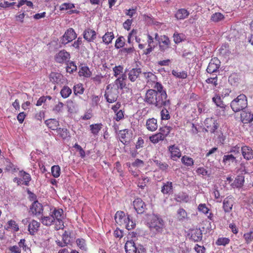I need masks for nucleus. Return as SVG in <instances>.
Segmentation results:
<instances>
[{"label":"nucleus","instance_id":"f257e3e1","mask_svg":"<svg viewBox=\"0 0 253 253\" xmlns=\"http://www.w3.org/2000/svg\"><path fill=\"white\" fill-rule=\"evenodd\" d=\"M64 218L63 211L61 209H54L51 211L49 216H44L42 217V223L46 226H50L54 222H55V229L58 230L63 229L64 224L63 219Z\"/></svg>","mask_w":253,"mask_h":253},{"label":"nucleus","instance_id":"f03ea898","mask_svg":"<svg viewBox=\"0 0 253 253\" xmlns=\"http://www.w3.org/2000/svg\"><path fill=\"white\" fill-rule=\"evenodd\" d=\"M149 225L151 231L155 234L162 233L165 228L163 220L156 215H153L152 216Z\"/></svg>","mask_w":253,"mask_h":253},{"label":"nucleus","instance_id":"7ed1b4c3","mask_svg":"<svg viewBox=\"0 0 253 253\" xmlns=\"http://www.w3.org/2000/svg\"><path fill=\"white\" fill-rule=\"evenodd\" d=\"M248 106L247 98L244 94H240L232 100L230 106L234 112L243 110Z\"/></svg>","mask_w":253,"mask_h":253},{"label":"nucleus","instance_id":"20e7f679","mask_svg":"<svg viewBox=\"0 0 253 253\" xmlns=\"http://www.w3.org/2000/svg\"><path fill=\"white\" fill-rule=\"evenodd\" d=\"M155 97L153 105L157 108L167 107L169 106L170 101L167 99L168 96L166 92H158Z\"/></svg>","mask_w":253,"mask_h":253},{"label":"nucleus","instance_id":"39448f33","mask_svg":"<svg viewBox=\"0 0 253 253\" xmlns=\"http://www.w3.org/2000/svg\"><path fill=\"white\" fill-rule=\"evenodd\" d=\"M119 93V90L115 87H112V84H110L106 87L104 96L108 102L112 103L117 101Z\"/></svg>","mask_w":253,"mask_h":253},{"label":"nucleus","instance_id":"423d86ee","mask_svg":"<svg viewBox=\"0 0 253 253\" xmlns=\"http://www.w3.org/2000/svg\"><path fill=\"white\" fill-rule=\"evenodd\" d=\"M220 61L217 58H212L207 68V72L210 74H215L219 72Z\"/></svg>","mask_w":253,"mask_h":253},{"label":"nucleus","instance_id":"0eeeda50","mask_svg":"<svg viewBox=\"0 0 253 253\" xmlns=\"http://www.w3.org/2000/svg\"><path fill=\"white\" fill-rule=\"evenodd\" d=\"M159 49L161 52H165L170 48V41L165 35L161 36L159 40Z\"/></svg>","mask_w":253,"mask_h":253},{"label":"nucleus","instance_id":"6e6552de","mask_svg":"<svg viewBox=\"0 0 253 253\" xmlns=\"http://www.w3.org/2000/svg\"><path fill=\"white\" fill-rule=\"evenodd\" d=\"M77 38V34H76L74 30L72 28L68 29L61 39V42L62 44H66L69 42H72L73 40Z\"/></svg>","mask_w":253,"mask_h":253},{"label":"nucleus","instance_id":"1a4fd4ad","mask_svg":"<svg viewBox=\"0 0 253 253\" xmlns=\"http://www.w3.org/2000/svg\"><path fill=\"white\" fill-rule=\"evenodd\" d=\"M70 58V54L65 50L60 51L55 56V61L59 63H62L68 61Z\"/></svg>","mask_w":253,"mask_h":253},{"label":"nucleus","instance_id":"9d476101","mask_svg":"<svg viewBox=\"0 0 253 253\" xmlns=\"http://www.w3.org/2000/svg\"><path fill=\"white\" fill-rule=\"evenodd\" d=\"M212 100L217 106L221 108L222 111L223 112V113L221 114L222 116H226L228 115L226 113V111L229 110V108L223 104L219 95H215L212 97Z\"/></svg>","mask_w":253,"mask_h":253},{"label":"nucleus","instance_id":"9b49d317","mask_svg":"<svg viewBox=\"0 0 253 253\" xmlns=\"http://www.w3.org/2000/svg\"><path fill=\"white\" fill-rule=\"evenodd\" d=\"M134 208L138 213H142L145 210L146 205L140 198H137L133 201Z\"/></svg>","mask_w":253,"mask_h":253},{"label":"nucleus","instance_id":"f8f14e48","mask_svg":"<svg viewBox=\"0 0 253 253\" xmlns=\"http://www.w3.org/2000/svg\"><path fill=\"white\" fill-rule=\"evenodd\" d=\"M115 219L118 224L120 225H124V223L126 222V221H128L129 219V215L126 216L124 212L118 211L115 214Z\"/></svg>","mask_w":253,"mask_h":253},{"label":"nucleus","instance_id":"ddd939ff","mask_svg":"<svg viewBox=\"0 0 253 253\" xmlns=\"http://www.w3.org/2000/svg\"><path fill=\"white\" fill-rule=\"evenodd\" d=\"M83 37L88 42H93L96 38V33L95 31L87 28L84 31Z\"/></svg>","mask_w":253,"mask_h":253},{"label":"nucleus","instance_id":"4468645a","mask_svg":"<svg viewBox=\"0 0 253 253\" xmlns=\"http://www.w3.org/2000/svg\"><path fill=\"white\" fill-rule=\"evenodd\" d=\"M157 92L155 89H149L145 94L144 101L148 104L153 105Z\"/></svg>","mask_w":253,"mask_h":253},{"label":"nucleus","instance_id":"2eb2a0df","mask_svg":"<svg viewBox=\"0 0 253 253\" xmlns=\"http://www.w3.org/2000/svg\"><path fill=\"white\" fill-rule=\"evenodd\" d=\"M234 203V198L228 196L225 198L223 202V208L225 212H229L231 211Z\"/></svg>","mask_w":253,"mask_h":253},{"label":"nucleus","instance_id":"dca6fc26","mask_svg":"<svg viewBox=\"0 0 253 253\" xmlns=\"http://www.w3.org/2000/svg\"><path fill=\"white\" fill-rule=\"evenodd\" d=\"M169 150L170 153V157L173 161H176L181 156V152L178 147L175 145L169 146Z\"/></svg>","mask_w":253,"mask_h":253},{"label":"nucleus","instance_id":"f3484780","mask_svg":"<svg viewBox=\"0 0 253 253\" xmlns=\"http://www.w3.org/2000/svg\"><path fill=\"white\" fill-rule=\"evenodd\" d=\"M42 211V205L37 201L34 202L30 207V211L35 215L40 214Z\"/></svg>","mask_w":253,"mask_h":253},{"label":"nucleus","instance_id":"a211bd4d","mask_svg":"<svg viewBox=\"0 0 253 253\" xmlns=\"http://www.w3.org/2000/svg\"><path fill=\"white\" fill-rule=\"evenodd\" d=\"M189 12L185 8H180L178 9L174 15V17L177 20H184L187 18L189 15Z\"/></svg>","mask_w":253,"mask_h":253},{"label":"nucleus","instance_id":"6ab92c4d","mask_svg":"<svg viewBox=\"0 0 253 253\" xmlns=\"http://www.w3.org/2000/svg\"><path fill=\"white\" fill-rule=\"evenodd\" d=\"M40 223L35 220H32L28 224V231L31 235H34L39 229Z\"/></svg>","mask_w":253,"mask_h":253},{"label":"nucleus","instance_id":"aec40b11","mask_svg":"<svg viewBox=\"0 0 253 253\" xmlns=\"http://www.w3.org/2000/svg\"><path fill=\"white\" fill-rule=\"evenodd\" d=\"M146 127L150 131H154L158 128L157 120L155 118L149 119L146 121Z\"/></svg>","mask_w":253,"mask_h":253},{"label":"nucleus","instance_id":"412c9836","mask_svg":"<svg viewBox=\"0 0 253 253\" xmlns=\"http://www.w3.org/2000/svg\"><path fill=\"white\" fill-rule=\"evenodd\" d=\"M141 73L140 68H133L128 74V79L132 82H135Z\"/></svg>","mask_w":253,"mask_h":253},{"label":"nucleus","instance_id":"4be33fe9","mask_svg":"<svg viewBox=\"0 0 253 253\" xmlns=\"http://www.w3.org/2000/svg\"><path fill=\"white\" fill-rule=\"evenodd\" d=\"M241 151L244 158L246 160L253 158V151L250 147L244 146L242 147Z\"/></svg>","mask_w":253,"mask_h":253},{"label":"nucleus","instance_id":"5701e85b","mask_svg":"<svg viewBox=\"0 0 253 253\" xmlns=\"http://www.w3.org/2000/svg\"><path fill=\"white\" fill-rule=\"evenodd\" d=\"M125 249L126 253H137V248L133 241H128L126 242Z\"/></svg>","mask_w":253,"mask_h":253},{"label":"nucleus","instance_id":"b1692460","mask_svg":"<svg viewBox=\"0 0 253 253\" xmlns=\"http://www.w3.org/2000/svg\"><path fill=\"white\" fill-rule=\"evenodd\" d=\"M50 80L51 82L56 83H62V80H63V76L62 74L59 73H51L50 75Z\"/></svg>","mask_w":253,"mask_h":253},{"label":"nucleus","instance_id":"393cba45","mask_svg":"<svg viewBox=\"0 0 253 253\" xmlns=\"http://www.w3.org/2000/svg\"><path fill=\"white\" fill-rule=\"evenodd\" d=\"M45 125L50 129L52 130H57L59 126L58 122L54 119H50L45 121Z\"/></svg>","mask_w":253,"mask_h":253},{"label":"nucleus","instance_id":"a878e982","mask_svg":"<svg viewBox=\"0 0 253 253\" xmlns=\"http://www.w3.org/2000/svg\"><path fill=\"white\" fill-rule=\"evenodd\" d=\"M236 157L233 154L225 155L223 157V162L225 165H230L233 163H236Z\"/></svg>","mask_w":253,"mask_h":253},{"label":"nucleus","instance_id":"bb28decb","mask_svg":"<svg viewBox=\"0 0 253 253\" xmlns=\"http://www.w3.org/2000/svg\"><path fill=\"white\" fill-rule=\"evenodd\" d=\"M165 138V136L162 133H158L154 134L149 137V139L153 143H157L160 141L163 140Z\"/></svg>","mask_w":253,"mask_h":253},{"label":"nucleus","instance_id":"cd10ccee","mask_svg":"<svg viewBox=\"0 0 253 253\" xmlns=\"http://www.w3.org/2000/svg\"><path fill=\"white\" fill-rule=\"evenodd\" d=\"M143 75L147 83L150 84L157 80L156 76L152 72H144L143 73Z\"/></svg>","mask_w":253,"mask_h":253},{"label":"nucleus","instance_id":"c85d7f7f","mask_svg":"<svg viewBox=\"0 0 253 253\" xmlns=\"http://www.w3.org/2000/svg\"><path fill=\"white\" fill-rule=\"evenodd\" d=\"M102 127L103 125L101 123L92 124L89 126L91 132L94 135H97Z\"/></svg>","mask_w":253,"mask_h":253},{"label":"nucleus","instance_id":"c756f323","mask_svg":"<svg viewBox=\"0 0 253 253\" xmlns=\"http://www.w3.org/2000/svg\"><path fill=\"white\" fill-rule=\"evenodd\" d=\"M79 74L80 76H83L85 78H88L91 75V73L89 70V68L86 66L81 67Z\"/></svg>","mask_w":253,"mask_h":253},{"label":"nucleus","instance_id":"7c9ffc66","mask_svg":"<svg viewBox=\"0 0 253 253\" xmlns=\"http://www.w3.org/2000/svg\"><path fill=\"white\" fill-rule=\"evenodd\" d=\"M114 38V36L113 32H108L102 37V40L106 44H108L112 42Z\"/></svg>","mask_w":253,"mask_h":253},{"label":"nucleus","instance_id":"2f4dec72","mask_svg":"<svg viewBox=\"0 0 253 253\" xmlns=\"http://www.w3.org/2000/svg\"><path fill=\"white\" fill-rule=\"evenodd\" d=\"M19 176L22 177L24 180L23 184L25 185H28L29 182L31 180L30 175L25 171L22 170L19 172Z\"/></svg>","mask_w":253,"mask_h":253},{"label":"nucleus","instance_id":"473e14b6","mask_svg":"<svg viewBox=\"0 0 253 253\" xmlns=\"http://www.w3.org/2000/svg\"><path fill=\"white\" fill-rule=\"evenodd\" d=\"M172 183L171 182H167L166 183L164 184L162 188L161 192L164 194H169L172 190Z\"/></svg>","mask_w":253,"mask_h":253},{"label":"nucleus","instance_id":"72a5a7b5","mask_svg":"<svg viewBox=\"0 0 253 253\" xmlns=\"http://www.w3.org/2000/svg\"><path fill=\"white\" fill-rule=\"evenodd\" d=\"M244 183V176L243 175H238L235 178L233 185L237 188H241L243 186Z\"/></svg>","mask_w":253,"mask_h":253},{"label":"nucleus","instance_id":"f704fd0d","mask_svg":"<svg viewBox=\"0 0 253 253\" xmlns=\"http://www.w3.org/2000/svg\"><path fill=\"white\" fill-rule=\"evenodd\" d=\"M126 86V83L125 82H123L120 79L117 78L114 82L112 87H115L117 90H119V89H122Z\"/></svg>","mask_w":253,"mask_h":253},{"label":"nucleus","instance_id":"c9c22d12","mask_svg":"<svg viewBox=\"0 0 253 253\" xmlns=\"http://www.w3.org/2000/svg\"><path fill=\"white\" fill-rule=\"evenodd\" d=\"M224 15L220 12H216L213 14L211 17V20L214 22L221 21L224 19Z\"/></svg>","mask_w":253,"mask_h":253},{"label":"nucleus","instance_id":"e433bc0d","mask_svg":"<svg viewBox=\"0 0 253 253\" xmlns=\"http://www.w3.org/2000/svg\"><path fill=\"white\" fill-rule=\"evenodd\" d=\"M172 74L176 78L179 79H186L187 76V73L185 71H179L178 70H172Z\"/></svg>","mask_w":253,"mask_h":253},{"label":"nucleus","instance_id":"4c0bfd02","mask_svg":"<svg viewBox=\"0 0 253 253\" xmlns=\"http://www.w3.org/2000/svg\"><path fill=\"white\" fill-rule=\"evenodd\" d=\"M71 93V89L67 86H64L60 91L61 95L64 98H66L69 97Z\"/></svg>","mask_w":253,"mask_h":253},{"label":"nucleus","instance_id":"58836bf2","mask_svg":"<svg viewBox=\"0 0 253 253\" xmlns=\"http://www.w3.org/2000/svg\"><path fill=\"white\" fill-rule=\"evenodd\" d=\"M191 237L195 242H198L202 239V233L200 230H196Z\"/></svg>","mask_w":253,"mask_h":253},{"label":"nucleus","instance_id":"ea45409f","mask_svg":"<svg viewBox=\"0 0 253 253\" xmlns=\"http://www.w3.org/2000/svg\"><path fill=\"white\" fill-rule=\"evenodd\" d=\"M73 90L75 95L82 94L84 92V88L82 84H79L74 85Z\"/></svg>","mask_w":253,"mask_h":253},{"label":"nucleus","instance_id":"a19ab883","mask_svg":"<svg viewBox=\"0 0 253 253\" xmlns=\"http://www.w3.org/2000/svg\"><path fill=\"white\" fill-rule=\"evenodd\" d=\"M182 163L186 166H192L194 164L193 159L187 156H184L181 158Z\"/></svg>","mask_w":253,"mask_h":253},{"label":"nucleus","instance_id":"79ce46f5","mask_svg":"<svg viewBox=\"0 0 253 253\" xmlns=\"http://www.w3.org/2000/svg\"><path fill=\"white\" fill-rule=\"evenodd\" d=\"M22 9L23 11L22 13L17 14L15 15L16 20L20 22L21 23H23L24 22V18L25 16L26 15L25 12L28 11V9L25 10V7H23L22 8Z\"/></svg>","mask_w":253,"mask_h":253},{"label":"nucleus","instance_id":"37998d69","mask_svg":"<svg viewBox=\"0 0 253 253\" xmlns=\"http://www.w3.org/2000/svg\"><path fill=\"white\" fill-rule=\"evenodd\" d=\"M51 173L55 178H57L60 174V168L59 166H53L51 167Z\"/></svg>","mask_w":253,"mask_h":253},{"label":"nucleus","instance_id":"c03bdc74","mask_svg":"<svg viewBox=\"0 0 253 253\" xmlns=\"http://www.w3.org/2000/svg\"><path fill=\"white\" fill-rule=\"evenodd\" d=\"M7 228L12 229L14 231L19 230V226L16 222L13 220H10L7 222Z\"/></svg>","mask_w":253,"mask_h":253},{"label":"nucleus","instance_id":"a18cd8bd","mask_svg":"<svg viewBox=\"0 0 253 253\" xmlns=\"http://www.w3.org/2000/svg\"><path fill=\"white\" fill-rule=\"evenodd\" d=\"M76 243L78 246L83 251H86L87 250V246L85 241L83 239H78L76 240Z\"/></svg>","mask_w":253,"mask_h":253},{"label":"nucleus","instance_id":"49530a36","mask_svg":"<svg viewBox=\"0 0 253 253\" xmlns=\"http://www.w3.org/2000/svg\"><path fill=\"white\" fill-rule=\"evenodd\" d=\"M244 238L247 244L250 243L253 240V229L244 234Z\"/></svg>","mask_w":253,"mask_h":253},{"label":"nucleus","instance_id":"de8ad7c7","mask_svg":"<svg viewBox=\"0 0 253 253\" xmlns=\"http://www.w3.org/2000/svg\"><path fill=\"white\" fill-rule=\"evenodd\" d=\"M126 222L124 223V225L126 227V228L129 230L133 229L135 226V222L130 218L129 215V219L128 221H126Z\"/></svg>","mask_w":253,"mask_h":253},{"label":"nucleus","instance_id":"09e8293b","mask_svg":"<svg viewBox=\"0 0 253 253\" xmlns=\"http://www.w3.org/2000/svg\"><path fill=\"white\" fill-rule=\"evenodd\" d=\"M26 4L27 6L30 8H34V5L32 1H28L27 0H21L19 1L17 5V7H20L23 5Z\"/></svg>","mask_w":253,"mask_h":253},{"label":"nucleus","instance_id":"8fccbe9b","mask_svg":"<svg viewBox=\"0 0 253 253\" xmlns=\"http://www.w3.org/2000/svg\"><path fill=\"white\" fill-rule=\"evenodd\" d=\"M151 87H153L154 89H157V91L156 92H166L165 90H163V87L162 84L157 81H155L151 84Z\"/></svg>","mask_w":253,"mask_h":253},{"label":"nucleus","instance_id":"3c124183","mask_svg":"<svg viewBox=\"0 0 253 253\" xmlns=\"http://www.w3.org/2000/svg\"><path fill=\"white\" fill-rule=\"evenodd\" d=\"M149 181L148 177H142L139 178L138 181V186L141 189H143Z\"/></svg>","mask_w":253,"mask_h":253},{"label":"nucleus","instance_id":"603ef678","mask_svg":"<svg viewBox=\"0 0 253 253\" xmlns=\"http://www.w3.org/2000/svg\"><path fill=\"white\" fill-rule=\"evenodd\" d=\"M230 240L227 238H219L216 241V244L218 246H226L228 244Z\"/></svg>","mask_w":253,"mask_h":253},{"label":"nucleus","instance_id":"864d4df0","mask_svg":"<svg viewBox=\"0 0 253 253\" xmlns=\"http://www.w3.org/2000/svg\"><path fill=\"white\" fill-rule=\"evenodd\" d=\"M124 68L121 65L116 66L113 68L114 76L117 77L119 75L123 73Z\"/></svg>","mask_w":253,"mask_h":253},{"label":"nucleus","instance_id":"5fc2aeb1","mask_svg":"<svg viewBox=\"0 0 253 253\" xmlns=\"http://www.w3.org/2000/svg\"><path fill=\"white\" fill-rule=\"evenodd\" d=\"M184 37V36L183 34H178L175 32L173 36V41L175 43H180L183 40Z\"/></svg>","mask_w":253,"mask_h":253},{"label":"nucleus","instance_id":"6e6d98bb","mask_svg":"<svg viewBox=\"0 0 253 253\" xmlns=\"http://www.w3.org/2000/svg\"><path fill=\"white\" fill-rule=\"evenodd\" d=\"M197 173L199 175H202L203 176H210L211 173L205 168L203 167H200L197 169Z\"/></svg>","mask_w":253,"mask_h":253},{"label":"nucleus","instance_id":"4d7b16f0","mask_svg":"<svg viewBox=\"0 0 253 253\" xmlns=\"http://www.w3.org/2000/svg\"><path fill=\"white\" fill-rule=\"evenodd\" d=\"M161 117L163 120H168L170 118L169 111L166 108L163 109L161 111Z\"/></svg>","mask_w":253,"mask_h":253},{"label":"nucleus","instance_id":"13d9d810","mask_svg":"<svg viewBox=\"0 0 253 253\" xmlns=\"http://www.w3.org/2000/svg\"><path fill=\"white\" fill-rule=\"evenodd\" d=\"M251 114L243 111L241 114V118L244 123H248V120L251 117Z\"/></svg>","mask_w":253,"mask_h":253},{"label":"nucleus","instance_id":"bf43d9fd","mask_svg":"<svg viewBox=\"0 0 253 253\" xmlns=\"http://www.w3.org/2000/svg\"><path fill=\"white\" fill-rule=\"evenodd\" d=\"M124 40V39L123 37H120L116 40L115 45L116 48L119 49L124 46L125 44Z\"/></svg>","mask_w":253,"mask_h":253},{"label":"nucleus","instance_id":"052dcab7","mask_svg":"<svg viewBox=\"0 0 253 253\" xmlns=\"http://www.w3.org/2000/svg\"><path fill=\"white\" fill-rule=\"evenodd\" d=\"M77 67L75 63L73 62H70L67 67V72L70 73H73L74 71H76Z\"/></svg>","mask_w":253,"mask_h":253},{"label":"nucleus","instance_id":"680f3d73","mask_svg":"<svg viewBox=\"0 0 253 253\" xmlns=\"http://www.w3.org/2000/svg\"><path fill=\"white\" fill-rule=\"evenodd\" d=\"M57 132L61 137L65 138L68 135V132L66 128H58Z\"/></svg>","mask_w":253,"mask_h":253},{"label":"nucleus","instance_id":"e2e57ef3","mask_svg":"<svg viewBox=\"0 0 253 253\" xmlns=\"http://www.w3.org/2000/svg\"><path fill=\"white\" fill-rule=\"evenodd\" d=\"M127 134V131L126 129L121 130L120 131L119 134V138L121 139V141L124 143L127 142V141L125 140V138H126V135Z\"/></svg>","mask_w":253,"mask_h":253},{"label":"nucleus","instance_id":"0e129e2a","mask_svg":"<svg viewBox=\"0 0 253 253\" xmlns=\"http://www.w3.org/2000/svg\"><path fill=\"white\" fill-rule=\"evenodd\" d=\"M213 75H215L213 77H211L209 78H208L206 80V82L207 84H213L215 86H216L217 84V77L216 74H213Z\"/></svg>","mask_w":253,"mask_h":253},{"label":"nucleus","instance_id":"69168bd1","mask_svg":"<svg viewBox=\"0 0 253 253\" xmlns=\"http://www.w3.org/2000/svg\"><path fill=\"white\" fill-rule=\"evenodd\" d=\"M74 4L70 3H64L60 6V9L61 10L71 9L74 7Z\"/></svg>","mask_w":253,"mask_h":253},{"label":"nucleus","instance_id":"338daca9","mask_svg":"<svg viewBox=\"0 0 253 253\" xmlns=\"http://www.w3.org/2000/svg\"><path fill=\"white\" fill-rule=\"evenodd\" d=\"M177 214L179 220H183L187 216V213L183 209H179L177 211Z\"/></svg>","mask_w":253,"mask_h":253},{"label":"nucleus","instance_id":"774afa93","mask_svg":"<svg viewBox=\"0 0 253 253\" xmlns=\"http://www.w3.org/2000/svg\"><path fill=\"white\" fill-rule=\"evenodd\" d=\"M74 147L79 151L80 156L81 158H84L85 156V152L80 145H79L77 143H76L74 145Z\"/></svg>","mask_w":253,"mask_h":253}]
</instances>
